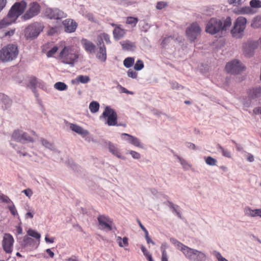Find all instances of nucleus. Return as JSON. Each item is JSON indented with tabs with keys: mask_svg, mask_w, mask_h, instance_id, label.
Returning <instances> with one entry per match:
<instances>
[{
	"mask_svg": "<svg viewBox=\"0 0 261 261\" xmlns=\"http://www.w3.org/2000/svg\"><path fill=\"white\" fill-rule=\"evenodd\" d=\"M27 233L29 236L35 238L38 240L39 242L40 241L41 235L36 231L30 228L28 230Z\"/></svg>",
	"mask_w": 261,
	"mask_h": 261,
	"instance_id": "7c9ffc66",
	"label": "nucleus"
},
{
	"mask_svg": "<svg viewBox=\"0 0 261 261\" xmlns=\"http://www.w3.org/2000/svg\"><path fill=\"white\" fill-rule=\"evenodd\" d=\"M37 84V80L35 77H31L29 81V86L33 88H35Z\"/></svg>",
	"mask_w": 261,
	"mask_h": 261,
	"instance_id": "de8ad7c7",
	"label": "nucleus"
},
{
	"mask_svg": "<svg viewBox=\"0 0 261 261\" xmlns=\"http://www.w3.org/2000/svg\"><path fill=\"white\" fill-rule=\"evenodd\" d=\"M201 31L199 24L196 22H193L187 29L186 35L190 41H194L200 34Z\"/></svg>",
	"mask_w": 261,
	"mask_h": 261,
	"instance_id": "1a4fd4ad",
	"label": "nucleus"
},
{
	"mask_svg": "<svg viewBox=\"0 0 261 261\" xmlns=\"http://www.w3.org/2000/svg\"><path fill=\"white\" fill-rule=\"evenodd\" d=\"M103 41H105L107 44L111 43L110 36L105 33H101L98 36L97 45L104 44Z\"/></svg>",
	"mask_w": 261,
	"mask_h": 261,
	"instance_id": "5701e85b",
	"label": "nucleus"
},
{
	"mask_svg": "<svg viewBox=\"0 0 261 261\" xmlns=\"http://www.w3.org/2000/svg\"><path fill=\"white\" fill-rule=\"evenodd\" d=\"M55 12L56 13V17L57 19H60L63 18H65L67 16L66 13H64L63 11L59 10V9H55Z\"/></svg>",
	"mask_w": 261,
	"mask_h": 261,
	"instance_id": "4c0bfd02",
	"label": "nucleus"
},
{
	"mask_svg": "<svg viewBox=\"0 0 261 261\" xmlns=\"http://www.w3.org/2000/svg\"><path fill=\"white\" fill-rule=\"evenodd\" d=\"M40 11V6L37 2H33L29 5V8L23 15L24 19H29L37 15Z\"/></svg>",
	"mask_w": 261,
	"mask_h": 261,
	"instance_id": "4468645a",
	"label": "nucleus"
},
{
	"mask_svg": "<svg viewBox=\"0 0 261 261\" xmlns=\"http://www.w3.org/2000/svg\"><path fill=\"white\" fill-rule=\"evenodd\" d=\"M231 24V19L230 17L221 19L217 18H212L206 23L205 31L210 34L214 35L226 31L230 27Z\"/></svg>",
	"mask_w": 261,
	"mask_h": 261,
	"instance_id": "f03ea898",
	"label": "nucleus"
},
{
	"mask_svg": "<svg viewBox=\"0 0 261 261\" xmlns=\"http://www.w3.org/2000/svg\"><path fill=\"white\" fill-rule=\"evenodd\" d=\"M141 249L144 255L146 257L148 261H154L151 254L149 253V252L146 249V248L144 246H141Z\"/></svg>",
	"mask_w": 261,
	"mask_h": 261,
	"instance_id": "2f4dec72",
	"label": "nucleus"
},
{
	"mask_svg": "<svg viewBox=\"0 0 261 261\" xmlns=\"http://www.w3.org/2000/svg\"><path fill=\"white\" fill-rule=\"evenodd\" d=\"M187 147L190 148H191L193 150H195L196 149V146L193 143H188V145H187Z\"/></svg>",
	"mask_w": 261,
	"mask_h": 261,
	"instance_id": "774afa93",
	"label": "nucleus"
},
{
	"mask_svg": "<svg viewBox=\"0 0 261 261\" xmlns=\"http://www.w3.org/2000/svg\"><path fill=\"white\" fill-rule=\"evenodd\" d=\"M70 129L76 133L77 134L81 135L82 136H86L88 135L89 132L88 130L83 129L80 126H79L76 124L71 123L70 125Z\"/></svg>",
	"mask_w": 261,
	"mask_h": 261,
	"instance_id": "412c9836",
	"label": "nucleus"
},
{
	"mask_svg": "<svg viewBox=\"0 0 261 261\" xmlns=\"http://www.w3.org/2000/svg\"><path fill=\"white\" fill-rule=\"evenodd\" d=\"M252 13V10L249 7H244L241 8L239 10V14H248Z\"/></svg>",
	"mask_w": 261,
	"mask_h": 261,
	"instance_id": "c9c22d12",
	"label": "nucleus"
},
{
	"mask_svg": "<svg viewBox=\"0 0 261 261\" xmlns=\"http://www.w3.org/2000/svg\"><path fill=\"white\" fill-rule=\"evenodd\" d=\"M27 3L24 1L15 3L10 10L7 16L0 20V30L11 24L24 12Z\"/></svg>",
	"mask_w": 261,
	"mask_h": 261,
	"instance_id": "f257e3e1",
	"label": "nucleus"
},
{
	"mask_svg": "<svg viewBox=\"0 0 261 261\" xmlns=\"http://www.w3.org/2000/svg\"><path fill=\"white\" fill-rule=\"evenodd\" d=\"M23 242L24 245H27L32 243L33 242V240L31 238L26 237L24 238Z\"/></svg>",
	"mask_w": 261,
	"mask_h": 261,
	"instance_id": "5fc2aeb1",
	"label": "nucleus"
},
{
	"mask_svg": "<svg viewBox=\"0 0 261 261\" xmlns=\"http://www.w3.org/2000/svg\"><path fill=\"white\" fill-rule=\"evenodd\" d=\"M42 144L45 147L48 148H51L53 147V145L51 143L49 142L47 140L44 139H41L40 140Z\"/></svg>",
	"mask_w": 261,
	"mask_h": 261,
	"instance_id": "a18cd8bd",
	"label": "nucleus"
},
{
	"mask_svg": "<svg viewBox=\"0 0 261 261\" xmlns=\"http://www.w3.org/2000/svg\"><path fill=\"white\" fill-rule=\"evenodd\" d=\"M167 6V3L165 2H158L156 5V8L158 10H161Z\"/></svg>",
	"mask_w": 261,
	"mask_h": 261,
	"instance_id": "37998d69",
	"label": "nucleus"
},
{
	"mask_svg": "<svg viewBox=\"0 0 261 261\" xmlns=\"http://www.w3.org/2000/svg\"><path fill=\"white\" fill-rule=\"evenodd\" d=\"M245 212L251 217L258 216L261 218V209L251 210L250 208L247 207L245 209Z\"/></svg>",
	"mask_w": 261,
	"mask_h": 261,
	"instance_id": "393cba45",
	"label": "nucleus"
},
{
	"mask_svg": "<svg viewBox=\"0 0 261 261\" xmlns=\"http://www.w3.org/2000/svg\"><path fill=\"white\" fill-rule=\"evenodd\" d=\"M247 20L242 16L239 17L234 23V25L231 30V33L233 37L241 38L246 26Z\"/></svg>",
	"mask_w": 261,
	"mask_h": 261,
	"instance_id": "0eeeda50",
	"label": "nucleus"
},
{
	"mask_svg": "<svg viewBox=\"0 0 261 261\" xmlns=\"http://www.w3.org/2000/svg\"><path fill=\"white\" fill-rule=\"evenodd\" d=\"M46 252L48 254L49 256L51 258H53L54 256V253L50 249H47Z\"/></svg>",
	"mask_w": 261,
	"mask_h": 261,
	"instance_id": "0e129e2a",
	"label": "nucleus"
},
{
	"mask_svg": "<svg viewBox=\"0 0 261 261\" xmlns=\"http://www.w3.org/2000/svg\"><path fill=\"white\" fill-rule=\"evenodd\" d=\"M55 88L60 91L65 90L67 89V86L63 82H59L54 85Z\"/></svg>",
	"mask_w": 261,
	"mask_h": 261,
	"instance_id": "72a5a7b5",
	"label": "nucleus"
},
{
	"mask_svg": "<svg viewBox=\"0 0 261 261\" xmlns=\"http://www.w3.org/2000/svg\"><path fill=\"white\" fill-rule=\"evenodd\" d=\"M117 242L119 244V246L121 247H124L128 246V239L126 237H124L122 239L120 237H117Z\"/></svg>",
	"mask_w": 261,
	"mask_h": 261,
	"instance_id": "bb28decb",
	"label": "nucleus"
},
{
	"mask_svg": "<svg viewBox=\"0 0 261 261\" xmlns=\"http://www.w3.org/2000/svg\"><path fill=\"white\" fill-rule=\"evenodd\" d=\"M45 240L47 243H53L54 242V238H49L48 237V234L46 235L45 237Z\"/></svg>",
	"mask_w": 261,
	"mask_h": 261,
	"instance_id": "69168bd1",
	"label": "nucleus"
},
{
	"mask_svg": "<svg viewBox=\"0 0 261 261\" xmlns=\"http://www.w3.org/2000/svg\"><path fill=\"white\" fill-rule=\"evenodd\" d=\"M76 80L78 82H80L81 83L86 84L88 83L90 81V78L87 75H79L76 78Z\"/></svg>",
	"mask_w": 261,
	"mask_h": 261,
	"instance_id": "f704fd0d",
	"label": "nucleus"
},
{
	"mask_svg": "<svg viewBox=\"0 0 261 261\" xmlns=\"http://www.w3.org/2000/svg\"><path fill=\"white\" fill-rule=\"evenodd\" d=\"M122 136L125 137L123 139L131 144L137 147H141L140 141L137 138L126 133L122 134Z\"/></svg>",
	"mask_w": 261,
	"mask_h": 261,
	"instance_id": "6ab92c4d",
	"label": "nucleus"
},
{
	"mask_svg": "<svg viewBox=\"0 0 261 261\" xmlns=\"http://www.w3.org/2000/svg\"><path fill=\"white\" fill-rule=\"evenodd\" d=\"M145 233V239H146V242L148 244H149V243H151L153 245L154 244V243L153 241H152L151 239L149 238V236H148V231H146Z\"/></svg>",
	"mask_w": 261,
	"mask_h": 261,
	"instance_id": "bf43d9fd",
	"label": "nucleus"
},
{
	"mask_svg": "<svg viewBox=\"0 0 261 261\" xmlns=\"http://www.w3.org/2000/svg\"><path fill=\"white\" fill-rule=\"evenodd\" d=\"M0 199L5 203L12 202L10 199L7 196L0 192Z\"/></svg>",
	"mask_w": 261,
	"mask_h": 261,
	"instance_id": "c03bdc74",
	"label": "nucleus"
},
{
	"mask_svg": "<svg viewBox=\"0 0 261 261\" xmlns=\"http://www.w3.org/2000/svg\"><path fill=\"white\" fill-rule=\"evenodd\" d=\"M138 22V19L137 17H127L126 18V23L128 24H132L133 27L136 25Z\"/></svg>",
	"mask_w": 261,
	"mask_h": 261,
	"instance_id": "e433bc0d",
	"label": "nucleus"
},
{
	"mask_svg": "<svg viewBox=\"0 0 261 261\" xmlns=\"http://www.w3.org/2000/svg\"><path fill=\"white\" fill-rule=\"evenodd\" d=\"M228 2L229 4H233L236 6H239L242 5L241 0H228Z\"/></svg>",
	"mask_w": 261,
	"mask_h": 261,
	"instance_id": "8fccbe9b",
	"label": "nucleus"
},
{
	"mask_svg": "<svg viewBox=\"0 0 261 261\" xmlns=\"http://www.w3.org/2000/svg\"><path fill=\"white\" fill-rule=\"evenodd\" d=\"M81 43L87 52L90 54H93L95 53V45L93 42L87 39H82L81 40Z\"/></svg>",
	"mask_w": 261,
	"mask_h": 261,
	"instance_id": "a211bd4d",
	"label": "nucleus"
},
{
	"mask_svg": "<svg viewBox=\"0 0 261 261\" xmlns=\"http://www.w3.org/2000/svg\"><path fill=\"white\" fill-rule=\"evenodd\" d=\"M99 109V105L96 101H92L89 105V109L92 113L97 112Z\"/></svg>",
	"mask_w": 261,
	"mask_h": 261,
	"instance_id": "c85d7f7f",
	"label": "nucleus"
},
{
	"mask_svg": "<svg viewBox=\"0 0 261 261\" xmlns=\"http://www.w3.org/2000/svg\"><path fill=\"white\" fill-rule=\"evenodd\" d=\"M245 69V66L236 59L227 63L225 66L226 71L231 74H238L244 70Z\"/></svg>",
	"mask_w": 261,
	"mask_h": 261,
	"instance_id": "6e6552de",
	"label": "nucleus"
},
{
	"mask_svg": "<svg viewBox=\"0 0 261 261\" xmlns=\"http://www.w3.org/2000/svg\"><path fill=\"white\" fill-rule=\"evenodd\" d=\"M121 45L123 49L125 50H130L135 47L134 44L128 40L121 42Z\"/></svg>",
	"mask_w": 261,
	"mask_h": 261,
	"instance_id": "a878e982",
	"label": "nucleus"
},
{
	"mask_svg": "<svg viewBox=\"0 0 261 261\" xmlns=\"http://www.w3.org/2000/svg\"><path fill=\"white\" fill-rule=\"evenodd\" d=\"M12 137L13 140L17 142H34V139L32 137L30 136L26 132L18 129L13 132Z\"/></svg>",
	"mask_w": 261,
	"mask_h": 261,
	"instance_id": "9d476101",
	"label": "nucleus"
},
{
	"mask_svg": "<svg viewBox=\"0 0 261 261\" xmlns=\"http://www.w3.org/2000/svg\"><path fill=\"white\" fill-rule=\"evenodd\" d=\"M65 28V31L67 33L74 32L77 27V23L73 19H67L63 22Z\"/></svg>",
	"mask_w": 261,
	"mask_h": 261,
	"instance_id": "2eb2a0df",
	"label": "nucleus"
},
{
	"mask_svg": "<svg viewBox=\"0 0 261 261\" xmlns=\"http://www.w3.org/2000/svg\"><path fill=\"white\" fill-rule=\"evenodd\" d=\"M121 92L122 93L129 94H131V95H133L134 94L133 92L128 91L126 88H125L124 87H121Z\"/></svg>",
	"mask_w": 261,
	"mask_h": 261,
	"instance_id": "680f3d73",
	"label": "nucleus"
},
{
	"mask_svg": "<svg viewBox=\"0 0 261 261\" xmlns=\"http://www.w3.org/2000/svg\"><path fill=\"white\" fill-rule=\"evenodd\" d=\"M59 48L56 45H53L51 43H48L44 45L43 51L46 53L48 58L53 57L58 50Z\"/></svg>",
	"mask_w": 261,
	"mask_h": 261,
	"instance_id": "dca6fc26",
	"label": "nucleus"
},
{
	"mask_svg": "<svg viewBox=\"0 0 261 261\" xmlns=\"http://www.w3.org/2000/svg\"><path fill=\"white\" fill-rule=\"evenodd\" d=\"M109 149L110 151L114 155L117 156L118 158H122L121 154L117 146L115 145L114 144L111 143H110L109 144Z\"/></svg>",
	"mask_w": 261,
	"mask_h": 261,
	"instance_id": "b1692460",
	"label": "nucleus"
},
{
	"mask_svg": "<svg viewBox=\"0 0 261 261\" xmlns=\"http://www.w3.org/2000/svg\"><path fill=\"white\" fill-rule=\"evenodd\" d=\"M104 117H107V124L109 126H114L117 124V115L112 109L107 107L102 113Z\"/></svg>",
	"mask_w": 261,
	"mask_h": 261,
	"instance_id": "ddd939ff",
	"label": "nucleus"
},
{
	"mask_svg": "<svg viewBox=\"0 0 261 261\" xmlns=\"http://www.w3.org/2000/svg\"><path fill=\"white\" fill-rule=\"evenodd\" d=\"M217 149H220L221 151L222 155L223 156L227 157L228 158H231V152L227 149H224L220 144H218L217 145Z\"/></svg>",
	"mask_w": 261,
	"mask_h": 261,
	"instance_id": "473e14b6",
	"label": "nucleus"
},
{
	"mask_svg": "<svg viewBox=\"0 0 261 261\" xmlns=\"http://www.w3.org/2000/svg\"><path fill=\"white\" fill-rule=\"evenodd\" d=\"M249 98L254 99L261 96V87H256L249 89L247 91Z\"/></svg>",
	"mask_w": 261,
	"mask_h": 261,
	"instance_id": "aec40b11",
	"label": "nucleus"
},
{
	"mask_svg": "<svg viewBox=\"0 0 261 261\" xmlns=\"http://www.w3.org/2000/svg\"><path fill=\"white\" fill-rule=\"evenodd\" d=\"M7 4V0H0V12L5 7Z\"/></svg>",
	"mask_w": 261,
	"mask_h": 261,
	"instance_id": "13d9d810",
	"label": "nucleus"
},
{
	"mask_svg": "<svg viewBox=\"0 0 261 261\" xmlns=\"http://www.w3.org/2000/svg\"><path fill=\"white\" fill-rule=\"evenodd\" d=\"M171 242L180 250L186 258L191 261H205L206 255L203 252L191 248L175 239H171Z\"/></svg>",
	"mask_w": 261,
	"mask_h": 261,
	"instance_id": "7ed1b4c3",
	"label": "nucleus"
},
{
	"mask_svg": "<svg viewBox=\"0 0 261 261\" xmlns=\"http://www.w3.org/2000/svg\"><path fill=\"white\" fill-rule=\"evenodd\" d=\"M15 32V29H12L9 31H7L5 33V34H4L3 37H10L14 34Z\"/></svg>",
	"mask_w": 261,
	"mask_h": 261,
	"instance_id": "603ef678",
	"label": "nucleus"
},
{
	"mask_svg": "<svg viewBox=\"0 0 261 261\" xmlns=\"http://www.w3.org/2000/svg\"><path fill=\"white\" fill-rule=\"evenodd\" d=\"M129 153L131 154L132 157L135 159H139L141 157L140 153L135 151L130 150L129 151Z\"/></svg>",
	"mask_w": 261,
	"mask_h": 261,
	"instance_id": "3c124183",
	"label": "nucleus"
},
{
	"mask_svg": "<svg viewBox=\"0 0 261 261\" xmlns=\"http://www.w3.org/2000/svg\"><path fill=\"white\" fill-rule=\"evenodd\" d=\"M144 67L143 62L141 60H138L137 61L136 63L134 65V69L136 70H141Z\"/></svg>",
	"mask_w": 261,
	"mask_h": 261,
	"instance_id": "58836bf2",
	"label": "nucleus"
},
{
	"mask_svg": "<svg viewBox=\"0 0 261 261\" xmlns=\"http://www.w3.org/2000/svg\"><path fill=\"white\" fill-rule=\"evenodd\" d=\"M251 26L254 28H261V16L255 17L252 21Z\"/></svg>",
	"mask_w": 261,
	"mask_h": 261,
	"instance_id": "c756f323",
	"label": "nucleus"
},
{
	"mask_svg": "<svg viewBox=\"0 0 261 261\" xmlns=\"http://www.w3.org/2000/svg\"><path fill=\"white\" fill-rule=\"evenodd\" d=\"M9 209L12 215L15 216L18 214L16 208L13 204H12V205L9 206Z\"/></svg>",
	"mask_w": 261,
	"mask_h": 261,
	"instance_id": "09e8293b",
	"label": "nucleus"
},
{
	"mask_svg": "<svg viewBox=\"0 0 261 261\" xmlns=\"http://www.w3.org/2000/svg\"><path fill=\"white\" fill-rule=\"evenodd\" d=\"M135 62V59L133 57H127L123 61V65L126 68L132 67Z\"/></svg>",
	"mask_w": 261,
	"mask_h": 261,
	"instance_id": "cd10ccee",
	"label": "nucleus"
},
{
	"mask_svg": "<svg viewBox=\"0 0 261 261\" xmlns=\"http://www.w3.org/2000/svg\"><path fill=\"white\" fill-rule=\"evenodd\" d=\"M137 222L139 225V226L141 227V228L142 229V230L145 232L146 233V231H148L145 228V227L142 225V224L141 223V221L139 220V219H137Z\"/></svg>",
	"mask_w": 261,
	"mask_h": 261,
	"instance_id": "e2e57ef3",
	"label": "nucleus"
},
{
	"mask_svg": "<svg viewBox=\"0 0 261 261\" xmlns=\"http://www.w3.org/2000/svg\"><path fill=\"white\" fill-rule=\"evenodd\" d=\"M22 192L24 193L25 195L29 197H31L33 195V192L30 189L24 190Z\"/></svg>",
	"mask_w": 261,
	"mask_h": 261,
	"instance_id": "6e6d98bb",
	"label": "nucleus"
},
{
	"mask_svg": "<svg viewBox=\"0 0 261 261\" xmlns=\"http://www.w3.org/2000/svg\"><path fill=\"white\" fill-rule=\"evenodd\" d=\"M49 14H48L49 17L51 19H57L56 17H55V16L57 15L56 13L55 12V9L50 10H49Z\"/></svg>",
	"mask_w": 261,
	"mask_h": 261,
	"instance_id": "864d4df0",
	"label": "nucleus"
},
{
	"mask_svg": "<svg viewBox=\"0 0 261 261\" xmlns=\"http://www.w3.org/2000/svg\"><path fill=\"white\" fill-rule=\"evenodd\" d=\"M17 47L13 44H8L0 50V60L7 62L13 60L18 55Z\"/></svg>",
	"mask_w": 261,
	"mask_h": 261,
	"instance_id": "39448f33",
	"label": "nucleus"
},
{
	"mask_svg": "<svg viewBox=\"0 0 261 261\" xmlns=\"http://www.w3.org/2000/svg\"><path fill=\"white\" fill-rule=\"evenodd\" d=\"M127 74L128 77L133 79H136L138 76L137 72L132 69L127 71Z\"/></svg>",
	"mask_w": 261,
	"mask_h": 261,
	"instance_id": "79ce46f5",
	"label": "nucleus"
},
{
	"mask_svg": "<svg viewBox=\"0 0 261 261\" xmlns=\"http://www.w3.org/2000/svg\"><path fill=\"white\" fill-rule=\"evenodd\" d=\"M98 46L97 53L96 57L101 61L105 62L107 59V51L106 47L105 44L97 45Z\"/></svg>",
	"mask_w": 261,
	"mask_h": 261,
	"instance_id": "f3484780",
	"label": "nucleus"
},
{
	"mask_svg": "<svg viewBox=\"0 0 261 261\" xmlns=\"http://www.w3.org/2000/svg\"><path fill=\"white\" fill-rule=\"evenodd\" d=\"M80 51L71 45H65L59 53L58 58L64 64L73 66L77 62Z\"/></svg>",
	"mask_w": 261,
	"mask_h": 261,
	"instance_id": "20e7f679",
	"label": "nucleus"
},
{
	"mask_svg": "<svg viewBox=\"0 0 261 261\" xmlns=\"http://www.w3.org/2000/svg\"><path fill=\"white\" fill-rule=\"evenodd\" d=\"M247 160L250 162H252L254 161V157L253 155L251 154L248 153L247 156Z\"/></svg>",
	"mask_w": 261,
	"mask_h": 261,
	"instance_id": "338daca9",
	"label": "nucleus"
},
{
	"mask_svg": "<svg viewBox=\"0 0 261 261\" xmlns=\"http://www.w3.org/2000/svg\"><path fill=\"white\" fill-rule=\"evenodd\" d=\"M206 163L210 166H214L216 165L217 160L211 156H208L205 159Z\"/></svg>",
	"mask_w": 261,
	"mask_h": 261,
	"instance_id": "a19ab883",
	"label": "nucleus"
},
{
	"mask_svg": "<svg viewBox=\"0 0 261 261\" xmlns=\"http://www.w3.org/2000/svg\"><path fill=\"white\" fill-rule=\"evenodd\" d=\"M250 5L252 8H261V1L259 0H251L250 2Z\"/></svg>",
	"mask_w": 261,
	"mask_h": 261,
	"instance_id": "ea45409f",
	"label": "nucleus"
},
{
	"mask_svg": "<svg viewBox=\"0 0 261 261\" xmlns=\"http://www.w3.org/2000/svg\"><path fill=\"white\" fill-rule=\"evenodd\" d=\"M114 37L115 39L119 40L125 34V31L121 28V25H117L113 32Z\"/></svg>",
	"mask_w": 261,
	"mask_h": 261,
	"instance_id": "4be33fe9",
	"label": "nucleus"
},
{
	"mask_svg": "<svg viewBox=\"0 0 261 261\" xmlns=\"http://www.w3.org/2000/svg\"><path fill=\"white\" fill-rule=\"evenodd\" d=\"M14 240L10 233H5L2 241V246L6 253L11 254L13 251Z\"/></svg>",
	"mask_w": 261,
	"mask_h": 261,
	"instance_id": "f8f14e48",
	"label": "nucleus"
},
{
	"mask_svg": "<svg viewBox=\"0 0 261 261\" xmlns=\"http://www.w3.org/2000/svg\"><path fill=\"white\" fill-rule=\"evenodd\" d=\"M213 254L216 256L218 261H228L226 259L223 257L219 252L215 251Z\"/></svg>",
	"mask_w": 261,
	"mask_h": 261,
	"instance_id": "49530a36",
	"label": "nucleus"
},
{
	"mask_svg": "<svg viewBox=\"0 0 261 261\" xmlns=\"http://www.w3.org/2000/svg\"><path fill=\"white\" fill-rule=\"evenodd\" d=\"M44 26L39 22H34L28 25L24 30V36L27 40H32L36 38L43 31Z\"/></svg>",
	"mask_w": 261,
	"mask_h": 261,
	"instance_id": "423d86ee",
	"label": "nucleus"
},
{
	"mask_svg": "<svg viewBox=\"0 0 261 261\" xmlns=\"http://www.w3.org/2000/svg\"><path fill=\"white\" fill-rule=\"evenodd\" d=\"M97 220L98 221L99 228L106 231H111L113 228V222L112 219L105 215H99Z\"/></svg>",
	"mask_w": 261,
	"mask_h": 261,
	"instance_id": "9b49d317",
	"label": "nucleus"
},
{
	"mask_svg": "<svg viewBox=\"0 0 261 261\" xmlns=\"http://www.w3.org/2000/svg\"><path fill=\"white\" fill-rule=\"evenodd\" d=\"M162 261H168V257L167 252H164V253H162Z\"/></svg>",
	"mask_w": 261,
	"mask_h": 261,
	"instance_id": "052dcab7",
	"label": "nucleus"
},
{
	"mask_svg": "<svg viewBox=\"0 0 261 261\" xmlns=\"http://www.w3.org/2000/svg\"><path fill=\"white\" fill-rule=\"evenodd\" d=\"M168 246L166 243H163L162 244L160 249L162 251V253H164V252H167L166 249L167 248Z\"/></svg>",
	"mask_w": 261,
	"mask_h": 261,
	"instance_id": "4d7b16f0",
	"label": "nucleus"
}]
</instances>
